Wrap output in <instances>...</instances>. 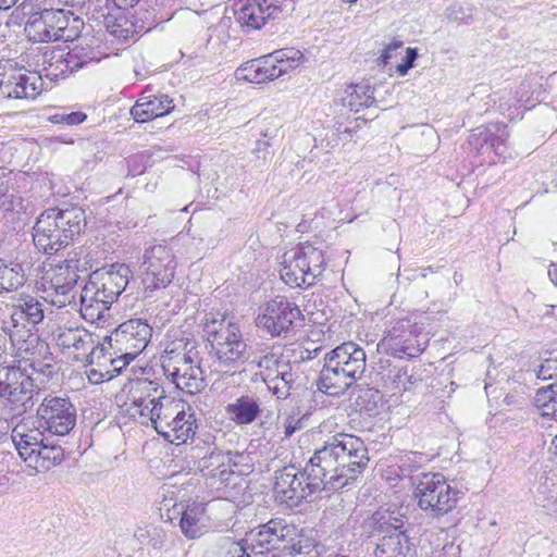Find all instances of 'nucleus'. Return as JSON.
Returning <instances> with one entry per match:
<instances>
[{
    "label": "nucleus",
    "instance_id": "obj_41",
    "mask_svg": "<svg viewBox=\"0 0 557 557\" xmlns=\"http://www.w3.org/2000/svg\"><path fill=\"white\" fill-rule=\"evenodd\" d=\"M298 253L306 271L309 272V278L313 284L315 280L322 275L325 270L326 261L324 252L321 248L314 247L309 243L301 244L297 247Z\"/></svg>",
    "mask_w": 557,
    "mask_h": 557
},
{
    "label": "nucleus",
    "instance_id": "obj_4",
    "mask_svg": "<svg viewBox=\"0 0 557 557\" xmlns=\"http://www.w3.org/2000/svg\"><path fill=\"white\" fill-rule=\"evenodd\" d=\"M407 517L398 510L380 508L361 523V535L374 545V557H413L414 544L405 530Z\"/></svg>",
    "mask_w": 557,
    "mask_h": 557
},
{
    "label": "nucleus",
    "instance_id": "obj_12",
    "mask_svg": "<svg viewBox=\"0 0 557 557\" xmlns=\"http://www.w3.org/2000/svg\"><path fill=\"white\" fill-rule=\"evenodd\" d=\"M314 461L315 468L312 471L320 473L325 481L326 491H338L351 482L367 469L370 457L369 454L360 457H348L338 454V457L332 453L331 460L327 451L315 450L310 457Z\"/></svg>",
    "mask_w": 557,
    "mask_h": 557
},
{
    "label": "nucleus",
    "instance_id": "obj_10",
    "mask_svg": "<svg viewBox=\"0 0 557 557\" xmlns=\"http://www.w3.org/2000/svg\"><path fill=\"white\" fill-rule=\"evenodd\" d=\"M176 267L177 262L170 247L162 244L147 247L137 275L139 293L145 298H151L166 288L175 276Z\"/></svg>",
    "mask_w": 557,
    "mask_h": 557
},
{
    "label": "nucleus",
    "instance_id": "obj_23",
    "mask_svg": "<svg viewBox=\"0 0 557 557\" xmlns=\"http://www.w3.org/2000/svg\"><path fill=\"white\" fill-rule=\"evenodd\" d=\"M106 18V27L112 41L125 44L135 40L136 36L147 33L152 28L147 25V20L138 9L135 12H120L116 15L102 13Z\"/></svg>",
    "mask_w": 557,
    "mask_h": 557
},
{
    "label": "nucleus",
    "instance_id": "obj_16",
    "mask_svg": "<svg viewBox=\"0 0 557 557\" xmlns=\"http://www.w3.org/2000/svg\"><path fill=\"white\" fill-rule=\"evenodd\" d=\"M42 76L17 66L13 60L0 62V96L14 99H35L42 90Z\"/></svg>",
    "mask_w": 557,
    "mask_h": 557
},
{
    "label": "nucleus",
    "instance_id": "obj_39",
    "mask_svg": "<svg viewBox=\"0 0 557 557\" xmlns=\"http://www.w3.org/2000/svg\"><path fill=\"white\" fill-rule=\"evenodd\" d=\"M168 398L164 389L154 381L139 379L132 383L128 391V400L131 405H143L144 403H159Z\"/></svg>",
    "mask_w": 557,
    "mask_h": 557
},
{
    "label": "nucleus",
    "instance_id": "obj_55",
    "mask_svg": "<svg viewBox=\"0 0 557 557\" xmlns=\"http://www.w3.org/2000/svg\"><path fill=\"white\" fill-rule=\"evenodd\" d=\"M116 357H100V359H96V366H108L109 372H112V379L120 373H122L123 369L129 364L134 359H128L125 352H116Z\"/></svg>",
    "mask_w": 557,
    "mask_h": 557
},
{
    "label": "nucleus",
    "instance_id": "obj_29",
    "mask_svg": "<svg viewBox=\"0 0 557 557\" xmlns=\"http://www.w3.org/2000/svg\"><path fill=\"white\" fill-rule=\"evenodd\" d=\"M318 450L327 451L330 457L332 453L335 457H338V454L343 455V451L345 456L355 458L369 454L364 442L360 437L343 432L329 436Z\"/></svg>",
    "mask_w": 557,
    "mask_h": 557
},
{
    "label": "nucleus",
    "instance_id": "obj_1",
    "mask_svg": "<svg viewBox=\"0 0 557 557\" xmlns=\"http://www.w3.org/2000/svg\"><path fill=\"white\" fill-rule=\"evenodd\" d=\"M38 428L16 425L11 437L20 457L36 472L47 471L64 459V449L45 435L65 436L76 425V408L69 397L46 395L36 410Z\"/></svg>",
    "mask_w": 557,
    "mask_h": 557
},
{
    "label": "nucleus",
    "instance_id": "obj_9",
    "mask_svg": "<svg viewBox=\"0 0 557 557\" xmlns=\"http://www.w3.org/2000/svg\"><path fill=\"white\" fill-rule=\"evenodd\" d=\"M312 468L315 466L310 458L302 470L290 465L275 471L276 500L289 508H296L313 494L326 491L325 481Z\"/></svg>",
    "mask_w": 557,
    "mask_h": 557
},
{
    "label": "nucleus",
    "instance_id": "obj_44",
    "mask_svg": "<svg viewBox=\"0 0 557 557\" xmlns=\"http://www.w3.org/2000/svg\"><path fill=\"white\" fill-rule=\"evenodd\" d=\"M534 406L543 419L557 422V383L539 388L534 397Z\"/></svg>",
    "mask_w": 557,
    "mask_h": 557
},
{
    "label": "nucleus",
    "instance_id": "obj_43",
    "mask_svg": "<svg viewBox=\"0 0 557 557\" xmlns=\"http://www.w3.org/2000/svg\"><path fill=\"white\" fill-rule=\"evenodd\" d=\"M25 282L26 275L22 263H7L3 259H0V294L16 290Z\"/></svg>",
    "mask_w": 557,
    "mask_h": 557
},
{
    "label": "nucleus",
    "instance_id": "obj_5",
    "mask_svg": "<svg viewBox=\"0 0 557 557\" xmlns=\"http://www.w3.org/2000/svg\"><path fill=\"white\" fill-rule=\"evenodd\" d=\"M366 362L363 348L354 342L343 343L325 355L318 389L330 396L344 394L362 377Z\"/></svg>",
    "mask_w": 557,
    "mask_h": 557
},
{
    "label": "nucleus",
    "instance_id": "obj_62",
    "mask_svg": "<svg viewBox=\"0 0 557 557\" xmlns=\"http://www.w3.org/2000/svg\"><path fill=\"white\" fill-rule=\"evenodd\" d=\"M298 416H299V412L287 414L284 418L282 426H283L284 436L286 438L290 437L296 431L302 429L304 417L299 418Z\"/></svg>",
    "mask_w": 557,
    "mask_h": 557
},
{
    "label": "nucleus",
    "instance_id": "obj_27",
    "mask_svg": "<svg viewBox=\"0 0 557 557\" xmlns=\"http://www.w3.org/2000/svg\"><path fill=\"white\" fill-rule=\"evenodd\" d=\"M203 449L205 447L190 443V449L187 455L194 461L195 469L202 473L205 480L223 466H227V462H231L232 458L240 457L238 453L222 450L215 446L208 447L205 453Z\"/></svg>",
    "mask_w": 557,
    "mask_h": 557
},
{
    "label": "nucleus",
    "instance_id": "obj_32",
    "mask_svg": "<svg viewBox=\"0 0 557 557\" xmlns=\"http://www.w3.org/2000/svg\"><path fill=\"white\" fill-rule=\"evenodd\" d=\"M74 66L70 63L69 52L63 48H53L46 50L42 54L41 76L57 82L73 73Z\"/></svg>",
    "mask_w": 557,
    "mask_h": 557
},
{
    "label": "nucleus",
    "instance_id": "obj_52",
    "mask_svg": "<svg viewBox=\"0 0 557 557\" xmlns=\"http://www.w3.org/2000/svg\"><path fill=\"white\" fill-rule=\"evenodd\" d=\"M70 55V63L77 71L86 66L90 62H99L101 60V53L89 47L75 46L67 51Z\"/></svg>",
    "mask_w": 557,
    "mask_h": 557
},
{
    "label": "nucleus",
    "instance_id": "obj_8",
    "mask_svg": "<svg viewBox=\"0 0 557 557\" xmlns=\"http://www.w3.org/2000/svg\"><path fill=\"white\" fill-rule=\"evenodd\" d=\"M414 496L418 507L431 518H441L454 510L463 492L457 483L440 472L417 473Z\"/></svg>",
    "mask_w": 557,
    "mask_h": 557
},
{
    "label": "nucleus",
    "instance_id": "obj_53",
    "mask_svg": "<svg viewBox=\"0 0 557 557\" xmlns=\"http://www.w3.org/2000/svg\"><path fill=\"white\" fill-rule=\"evenodd\" d=\"M166 398L159 400V403H144L143 405H131L129 410L133 416H138L141 420V424L149 425V423L154 428L157 422V416H159V405L165 403Z\"/></svg>",
    "mask_w": 557,
    "mask_h": 557
},
{
    "label": "nucleus",
    "instance_id": "obj_38",
    "mask_svg": "<svg viewBox=\"0 0 557 557\" xmlns=\"http://www.w3.org/2000/svg\"><path fill=\"white\" fill-rule=\"evenodd\" d=\"M54 209L59 218V223L63 226V242L71 244L86 227L85 211L81 207Z\"/></svg>",
    "mask_w": 557,
    "mask_h": 557
},
{
    "label": "nucleus",
    "instance_id": "obj_59",
    "mask_svg": "<svg viewBox=\"0 0 557 557\" xmlns=\"http://www.w3.org/2000/svg\"><path fill=\"white\" fill-rule=\"evenodd\" d=\"M87 119V115L82 111L71 113H55L50 117L54 124L78 125Z\"/></svg>",
    "mask_w": 557,
    "mask_h": 557
},
{
    "label": "nucleus",
    "instance_id": "obj_54",
    "mask_svg": "<svg viewBox=\"0 0 557 557\" xmlns=\"http://www.w3.org/2000/svg\"><path fill=\"white\" fill-rule=\"evenodd\" d=\"M287 549L292 553L293 557H319L320 553L318 546L312 539L300 536L298 541Z\"/></svg>",
    "mask_w": 557,
    "mask_h": 557
},
{
    "label": "nucleus",
    "instance_id": "obj_30",
    "mask_svg": "<svg viewBox=\"0 0 557 557\" xmlns=\"http://www.w3.org/2000/svg\"><path fill=\"white\" fill-rule=\"evenodd\" d=\"M280 275L285 284L290 287L313 285V282L309 278V272L306 271L305 263H302L300 259L297 248L284 253Z\"/></svg>",
    "mask_w": 557,
    "mask_h": 557
},
{
    "label": "nucleus",
    "instance_id": "obj_56",
    "mask_svg": "<svg viewBox=\"0 0 557 557\" xmlns=\"http://www.w3.org/2000/svg\"><path fill=\"white\" fill-rule=\"evenodd\" d=\"M445 16L450 22L467 23L472 18V8L468 3L454 2L447 7Z\"/></svg>",
    "mask_w": 557,
    "mask_h": 557
},
{
    "label": "nucleus",
    "instance_id": "obj_14",
    "mask_svg": "<svg viewBox=\"0 0 557 557\" xmlns=\"http://www.w3.org/2000/svg\"><path fill=\"white\" fill-rule=\"evenodd\" d=\"M154 430L170 443L185 444L193 438L197 424L194 412H186L180 401L168 398L159 405Z\"/></svg>",
    "mask_w": 557,
    "mask_h": 557
},
{
    "label": "nucleus",
    "instance_id": "obj_11",
    "mask_svg": "<svg viewBox=\"0 0 557 557\" xmlns=\"http://www.w3.org/2000/svg\"><path fill=\"white\" fill-rule=\"evenodd\" d=\"M429 333L416 321L405 317L395 321L377 343V351L397 359L419 357L429 345Z\"/></svg>",
    "mask_w": 557,
    "mask_h": 557
},
{
    "label": "nucleus",
    "instance_id": "obj_57",
    "mask_svg": "<svg viewBox=\"0 0 557 557\" xmlns=\"http://www.w3.org/2000/svg\"><path fill=\"white\" fill-rule=\"evenodd\" d=\"M150 157L145 152L136 153L127 158V175L135 177L145 173L149 165Z\"/></svg>",
    "mask_w": 557,
    "mask_h": 557
},
{
    "label": "nucleus",
    "instance_id": "obj_45",
    "mask_svg": "<svg viewBox=\"0 0 557 557\" xmlns=\"http://www.w3.org/2000/svg\"><path fill=\"white\" fill-rule=\"evenodd\" d=\"M260 369V377L264 384H270L273 377H277L281 370H286L290 362L282 355L270 351L261 356L256 362Z\"/></svg>",
    "mask_w": 557,
    "mask_h": 557
},
{
    "label": "nucleus",
    "instance_id": "obj_35",
    "mask_svg": "<svg viewBox=\"0 0 557 557\" xmlns=\"http://www.w3.org/2000/svg\"><path fill=\"white\" fill-rule=\"evenodd\" d=\"M205 513L206 507L202 503L194 502L185 506L180 527L186 537L197 539L205 533L207 528Z\"/></svg>",
    "mask_w": 557,
    "mask_h": 557
},
{
    "label": "nucleus",
    "instance_id": "obj_20",
    "mask_svg": "<svg viewBox=\"0 0 557 557\" xmlns=\"http://www.w3.org/2000/svg\"><path fill=\"white\" fill-rule=\"evenodd\" d=\"M54 341L62 349L73 348L77 352L74 358L85 360L88 366H94L96 359L104 357V347L96 344L92 335L83 329H59Z\"/></svg>",
    "mask_w": 557,
    "mask_h": 557
},
{
    "label": "nucleus",
    "instance_id": "obj_47",
    "mask_svg": "<svg viewBox=\"0 0 557 557\" xmlns=\"http://www.w3.org/2000/svg\"><path fill=\"white\" fill-rule=\"evenodd\" d=\"M237 459L238 458H232L231 462H227V466H223L216 472L208 475V479L205 480L206 485L218 493L230 486H234L237 478L234 467L238 465Z\"/></svg>",
    "mask_w": 557,
    "mask_h": 557
},
{
    "label": "nucleus",
    "instance_id": "obj_3",
    "mask_svg": "<svg viewBox=\"0 0 557 557\" xmlns=\"http://www.w3.org/2000/svg\"><path fill=\"white\" fill-rule=\"evenodd\" d=\"M203 333L214 357V371L234 373L249 357V346L233 317L210 312L202 321Z\"/></svg>",
    "mask_w": 557,
    "mask_h": 557
},
{
    "label": "nucleus",
    "instance_id": "obj_58",
    "mask_svg": "<svg viewBox=\"0 0 557 557\" xmlns=\"http://www.w3.org/2000/svg\"><path fill=\"white\" fill-rule=\"evenodd\" d=\"M535 374L543 381L557 377V352L544 359L535 370Z\"/></svg>",
    "mask_w": 557,
    "mask_h": 557
},
{
    "label": "nucleus",
    "instance_id": "obj_15",
    "mask_svg": "<svg viewBox=\"0 0 557 557\" xmlns=\"http://www.w3.org/2000/svg\"><path fill=\"white\" fill-rule=\"evenodd\" d=\"M509 133L504 123H488L474 128L468 137L470 153L479 158L481 164H495L507 150Z\"/></svg>",
    "mask_w": 557,
    "mask_h": 557
},
{
    "label": "nucleus",
    "instance_id": "obj_37",
    "mask_svg": "<svg viewBox=\"0 0 557 557\" xmlns=\"http://www.w3.org/2000/svg\"><path fill=\"white\" fill-rule=\"evenodd\" d=\"M54 209L59 218V223L63 226V242L71 244L86 227L85 211L81 207Z\"/></svg>",
    "mask_w": 557,
    "mask_h": 557
},
{
    "label": "nucleus",
    "instance_id": "obj_21",
    "mask_svg": "<svg viewBox=\"0 0 557 557\" xmlns=\"http://www.w3.org/2000/svg\"><path fill=\"white\" fill-rule=\"evenodd\" d=\"M387 357H381L374 368L375 382L392 395L408 391L422 381L413 372H408V367H403L399 361H392Z\"/></svg>",
    "mask_w": 557,
    "mask_h": 557
},
{
    "label": "nucleus",
    "instance_id": "obj_33",
    "mask_svg": "<svg viewBox=\"0 0 557 557\" xmlns=\"http://www.w3.org/2000/svg\"><path fill=\"white\" fill-rule=\"evenodd\" d=\"M274 67L272 59L267 54L240 65L236 70L235 76L238 81L261 84L275 79Z\"/></svg>",
    "mask_w": 557,
    "mask_h": 557
},
{
    "label": "nucleus",
    "instance_id": "obj_7",
    "mask_svg": "<svg viewBox=\"0 0 557 557\" xmlns=\"http://www.w3.org/2000/svg\"><path fill=\"white\" fill-rule=\"evenodd\" d=\"M45 318V305L34 296H23L12 306L10 319L3 321L2 330L18 351L26 354L40 347L46 349L47 344L33 332Z\"/></svg>",
    "mask_w": 557,
    "mask_h": 557
},
{
    "label": "nucleus",
    "instance_id": "obj_51",
    "mask_svg": "<svg viewBox=\"0 0 557 557\" xmlns=\"http://www.w3.org/2000/svg\"><path fill=\"white\" fill-rule=\"evenodd\" d=\"M44 293L46 294L45 300H49L53 306L62 308L71 304L74 298V288L65 285L50 284V282L42 281Z\"/></svg>",
    "mask_w": 557,
    "mask_h": 557
},
{
    "label": "nucleus",
    "instance_id": "obj_60",
    "mask_svg": "<svg viewBox=\"0 0 557 557\" xmlns=\"http://www.w3.org/2000/svg\"><path fill=\"white\" fill-rule=\"evenodd\" d=\"M42 228L48 232H55L63 238L62 228L63 226L59 223V218L55 214V209L50 208L40 214Z\"/></svg>",
    "mask_w": 557,
    "mask_h": 557
},
{
    "label": "nucleus",
    "instance_id": "obj_28",
    "mask_svg": "<svg viewBox=\"0 0 557 557\" xmlns=\"http://www.w3.org/2000/svg\"><path fill=\"white\" fill-rule=\"evenodd\" d=\"M96 288L95 281L89 277L81 293V314L86 321L91 323L103 320L107 311L112 306V301H109V296L104 293L102 294L100 289L96 290Z\"/></svg>",
    "mask_w": 557,
    "mask_h": 557
},
{
    "label": "nucleus",
    "instance_id": "obj_36",
    "mask_svg": "<svg viewBox=\"0 0 557 557\" xmlns=\"http://www.w3.org/2000/svg\"><path fill=\"white\" fill-rule=\"evenodd\" d=\"M178 5L180 0H146L139 10L147 20L146 24L153 29L159 24L170 21Z\"/></svg>",
    "mask_w": 557,
    "mask_h": 557
},
{
    "label": "nucleus",
    "instance_id": "obj_42",
    "mask_svg": "<svg viewBox=\"0 0 557 557\" xmlns=\"http://www.w3.org/2000/svg\"><path fill=\"white\" fill-rule=\"evenodd\" d=\"M272 65H275V78H278L300 66L304 62V54L296 48H283L269 53Z\"/></svg>",
    "mask_w": 557,
    "mask_h": 557
},
{
    "label": "nucleus",
    "instance_id": "obj_34",
    "mask_svg": "<svg viewBox=\"0 0 557 557\" xmlns=\"http://www.w3.org/2000/svg\"><path fill=\"white\" fill-rule=\"evenodd\" d=\"M542 79V76L531 75L520 83L513 97L516 111L520 108L530 110L545 99L546 90L543 87Z\"/></svg>",
    "mask_w": 557,
    "mask_h": 557
},
{
    "label": "nucleus",
    "instance_id": "obj_49",
    "mask_svg": "<svg viewBox=\"0 0 557 557\" xmlns=\"http://www.w3.org/2000/svg\"><path fill=\"white\" fill-rule=\"evenodd\" d=\"M134 537L141 545L151 546L152 548H162L168 540L166 532L158 525L149 524L139 527L134 532Z\"/></svg>",
    "mask_w": 557,
    "mask_h": 557
},
{
    "label": "nucleus",
    "instance_id": "obj_6",
    "mask_svg": "<svg viewBox=\"0 0 557 557\" xmlns=\"http://www.w3.org/2000/svg\"><path fill=\"white\" fill-rule=\"evenodd\" d=\"M198 348L196 341L182 337L170 342L160 357L164 375L189 394L199 393L207 386Z\"/></svg>",
    "mask_w": 557,
    "mask_h": 557
},
{
    "label": "nucleus",
    "instance_id": "obj_64",
    "mask_svg": "<svg viewBox=\"0 0 557 557\" xmlns=\"http://www.w3.org/2000/svg\"><path fill=\"white\" fill-rule=\"evenodd\" d=\"M418 58V52L416 48H407L406 55L403 59V62L397 65V72L400 76H405L408 71L413 67L414 61Z\"/></svg>",
    "mask_w": 557,
    "mask_h": 557
},
{
    "label": "nucleus",
    "instance_id": "obj_18",
    "mask_svg": "<svg viewBox=\"0 0 557 557\" xmlns=\"http://www.w3.org/2000/svg\"><path fill=\"white\" fill-rule=\"evenodd\" d=\"M70 11L62 9H45L30 15L25 30L36 42L55 41L63 37L70 22Z\"/></svg>",
    "mask_w": 557,
    "mask_h": 557
},
{
    "label": "nucleus",
    "instance_id": "obj_13",
    "mask_svg": "<svg viewBox=\"0 0 557 557\" xmlns=\"http://www.w3.org/2000/svg\"><path fill=\"white\" fill-rule=\"evenodd\" d=\"M302 320V313L295 302L276 296L260 307L256 325L273 337H286Z\"/></svg>",
    "mask_w": 557,
    "mask_h": 557
},
{
    "label": "nucleus",
    "instance_id": "obj_25",
    "mask_svg": "<svg viewBox=\"0 0 557 557\" xmlns=\"http://www.w3.org/2000/svg\"><path fill=\"white\" fill-rule=\"evenodd\" d=\"M89 277L95 281L96 290L100 288L101 293L107 294L109 301L113 304L126 290L132 277V271L128 265L113 264L109 269L94 271Z\"/></svg>",
    "mask_w": 557,
    "mask_h": 557
},
{
    "label": "nucleus",
    "instance_id": "obj_17",
    "mask_svg": "<svg viewBox=\"0 0 557 557\" xmlns=\"http://www.w3.org/2000/svg\"><path fill=\"white\" fill-rule=\"evenodd\" d=\"M152 327L141 319H131L110 335V346L116 352H125L128 359H135L147 347Z\"/></svg>",
    "mask_w": 557,
    "mask_h": 557
},
{
    "label": "nucleus",
    "instance_id": "obj_22",
    "mask_svg": "<svg viewBox=\"0 0 557 557\" xmlns=\"http://www.w3.org/2000/svg\"><path fill=\"white\" fill-rule=\"evenodd\" d=\"M281 11L274 0H239L234 14L240 28L250 33L260 29L268 20L276 18Z\"/></svg>",
    "mask_w": 557,
    "mask_h": 557
},
{
    "label": "nucleus",
    "instance_id": "obj_31",
    "mask_svg": "<svg viewBox=\"0 0 557 557\" xmlns=\"http://www.w3.org/2000/svg\"><path fill=\"white\" fill-rule=\"evenodd\" d=\"M81 261L76 252H70L67 258L54 264L53 268L46 273L42 281L50 282L55 285H67V287L75 288L81 271Z\"/></svg>",
    "mask_w": 557,
    "mask_h": 557
},
{
    "label": "nucleus",
    "instance_id": "obj_26",
    "mask_svg": "<svg viewBox=\"0 0 557 557\" xmlns=\"http://www.w3.org/2000/svg\"><path fill=\"white\" fill-rule=\"evenodd\" d=\"M225 414L235 425H250L262 412L261 397L255 392H246L235 397L225 408Z\"/></svg>",
    "mask_w": 557,
    "mask_h": 557
},
{
    "label": "nucleus",
    "instance_id": "obj_48",
    "mask_svg": "<svg viewBox=\"0 0 557 557\" xmlns=\"http://www.w3.org/2000/svg\"><path fill=\"white\" fill-rule=\"evenodd\" d=\"M428 461V457L423 453L407 451L399 457L397 467L399 475L403 478L409 476L412 484L417 486V474L420 468Z\"/></svg>",
    "mask_w": 557,
    "mask_h": 557
},
{
    "label": "nucleus",
    "instance_id": "obj_24",
    "mask_svg": "<svg viewBox=\"0 0 557 557\" xmlns=\"http://www.w3.org/2000/svg\"><path fill=\"white\" fill-rule=\"evenodd\" d=\"M174 109L173 100L169 95L146 87L135 104L131 108V115L137 123H146L153 119L164 116Z\"/></svg>",
    "mask_w": 557,
    "mask_h": 557
},
{
    "label": "nucleus",
    "instance_id": "obj_2",
    "mask_svg": "<svg viewBox=\"0 0 557 557\" xmlns=\"http://www.w3.org/2000/svg\"><path fill=\"white\" fill-rule=\"evenodd\" d=\"M51 366L37 368L34 360L22 367L0 366V401L5 418H20L32 411L39 400L45 381L41 376L51 374Z\"/></svg>",
    "mask_w": 557,
    "mask_h": 557
},
{
    "label": "nucleus",
    "instance_id": "obj_50",
    "mask_svg": "<svg viewBox=\"0 0 557 557\" xmlns=\"http://www.w3.org/2000/svg\"><path fill=\"white\" fill-rule=\"evenodd\" d=\"M280 372L277 377H273V381L265 385L277 399H286L290 395L297 375L293 372L292 363L286 370H281Z\"/></svg>",
    "mask_w": 557,
    "mask_h": 557
},
{
    "label": "nucleus",
    "instance_id": "obj_46",
    "mask_svg": "<svg viewBox=\"0 0 557 557\" xmlns=\"http://www.w3.org/2000/svg\"><path fill=\"white\" fill-rule=\"evenodd\" d=\"M345 103L350 111L359 112L375 102L374 91L369 84L350 85L346 90Z\"/></svg>",
    "mask_w": 557,
    "mask_h": 557
},
{
    "label": "nucleus",
    "instance_id": "obj_63",
    "mask_svg": "<svg viewBox=\"0 0 557 557\" xmlns=\"http://www.w3.org/2000/svg\"><path fill=\"white\" fill-rule=\"evenodd\" d=\"M90 367L91 368L86 371L90 383L99 384L112 380V372H109L108 366H98V368Z\"/></svg>",
    "mask_w": 557,
    "mask_h": 557
},
{
    "label": "nucleus",
    "instance_id": "obj_40",
    "mask_svg": "<svg viewBox=\"0 0 557 557\" xmlns=\"http://www.w3.org/2000/svg\"><path fill=\"white\" fill-rule=\"evenodd\" d=\"M42 227L41 216H39L33 228L34 245L39 251L46 255H54L70 245L67 242H63L61 235L55 232H48V228L44 230Z\"/></svg>",
    "mask_w": 557,
    "mask_h": 557
},
{
    "label": "nucleus",
    "instance_id": "obj_61",
    "mask_svg": "<svg viewBox=\"0 0 557 557\" xmlns=\"http://www.w3.org/2000/svg\"><path fill=\"white\" fill-rule=\"evenodd\" d=\"M42 228L48 232H55L63 238L62 228L63 226L59 223V218L55 214V209L50 208L40 214Z\"/></svg>",
    "mask_w": 557,
    "mask_h": 557
},
{
    "label": "nucleus",
    "instance_id": "obj_19",
    "mask_svg": "<svg viewBox=\"0 0 557 557\" xmlns=\"http://www.w3.org/2000/svg\"><path fill=\"white\" fill-rule=\"evenodd\" d=\"M295 527L282 518H273L267 523L260 524L250 532L252 549H258L257 554L263 555L270 550L281 549L284 543L293 540Z\"/></svg>",
    "mask_w": 557,
    "mask_h": 557
}]
</instances>
